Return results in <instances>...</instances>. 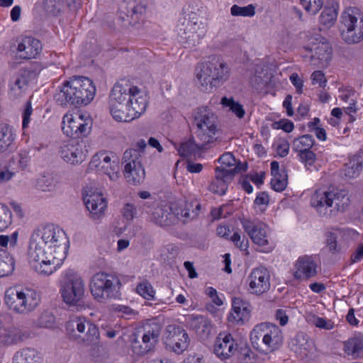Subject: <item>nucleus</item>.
Masks as SVG:
<instances>
[{
    "label": "nucleus",
    "mask_w": 363,
    "mask_h": 363,
    "mask_svg": "<svg viewBox=\"0 0 363 363\" xmlns=\"http://www.w3.org/2000/svg\"><path fill=\"white\" fill-rule=\"evenodd\" d=\"M68 248L69 240L63 230L52 224L40 225L30 235V263L36 272L49 276L62 264Z\"/></svg>",
    "instance_id": "1"
},
{
    "label": "nucleus",
    "mask_w": 363,
    "mask_h": 363,
    "mask_svg": "<svg viewBox=\"0 0 363 363\" xmlns=\"http://www.w3.org/2000/svg\"><path fill=\"white\" fill-rule=\"evenodd\" d=\"M129 80L116 82L109 95V107L113 118L119 122H130L143 115L147 107V96Z\"/></svg>",
    "instance_id": "2"
},
{
    "label": "nucleus",
    "mask_w": 363,
    "mask_h": 363,
    "mask_svg": "<svg viewBox=\"0 0 363 363\" xmlns=\"http://www.w3.org/2000/svg\"><path fill=\"white\" fill-rule=\"evenodd\" d=\"M96 86L91 79L83 76H74L65 81L54 99L60 106H86L93 101Z\"/></svg>",
    "instance_id": "3"
},
{
    "label": "nucleus",
    "mask_w": 363,
    "mask_h": 363,
    "mask_svg": "<svg viewBox=\"0 0 363 363\" xmlns=\"http://www.w3.org/2000/svg\"><path fill=\"white\" fill-rule=\"evenodd\" d=\"M230 74L228 65L221 57L216 55L209 57L195 68L197 84L204 92H213L229 79Z\"/></svg>",
    "instance_id": "4"
},
{
    "label": "nucleus",
    "mask_w": 363,
    "mask_h": 363,
    "mask_svg": "<svg viewBox=\"0 0 363 363\" xmlns=\"http://www.w3.org/2000/svg\"><path fill=\"white\" fill-rule=\"evenodd\" d=\"M162 324L157 318L147 320L133 334L132 350L138 356H144L155 350L159 343Z\"/></svg>",
    "instance_id": "5"
},
{
    "label": "nucleus",
    "mask_w": 363,
    "mask_h": 363,
    "mask_svg": "<svg viewBox=\"0 0 363 363\" xmlns=\"http://www.w3.org/2000/svg\"><path fill=\"white\" fill-rule=\"evenodd\" d=\"M4 300L6 306L13 312L27 315L38 306L40 295L31 288L11 287L6 291Z\"/></svg>",
    "instance_id": "6"
},
{
    "label": "nucleus",
    "mask_w": 363,
    "mask_h": 363,
    "mask_svg": "<svg viewBox=\"0 0 363 363\" xmlns=\"http://www.w3.org/2000/svg\"><path fill=\"white\" fill-rule=\"evenodd\" d=\"M342 29L341 36L348 44H358L363 41V9L357 6H347L340 15Z\"/></svg>",
    "instance_id": "7"
},
{
    "label": "nucleus",
    "mask_w": 363,
    "mask_h": 363,
    "mask_svg": "<svg viewBox=\"0 0 363 363\" xmlns=\"http://www.w3.org/2000/svg\"><path fill=\"white\" fill-rule=\"evenodd\" d=\"M311 205L320 213L323 209L333 207L339 211H344L350 205L348 192L338 189H320L315 191L311 197Z\"/></svg>",
    "instance_id": "8"
},
{
    "label": "nucleus",
    "mask_w": 363,
    "mask_h": 363,
    "mask_svg": "<svg viewBox=\"0 0 363 363\" xmlns=\"http://www.w3.org/2000/svg\"><path fill=\"white\" fill-rule=\"evenodd\" d=\"M193 116L196 139L210 144L214 143L218 131L216 115L207 106H202L194 110Z\"/></svg>",
    "instance_id": "9"
},
{
    "label": "nucleus",
    "mask_w": 363,
    "mask_h": 363,
    "mask_svg": "<svg viewBox=\"0 0 363 363\" xmlns=\"http://www.w3.org/2000/svg\"><path fill=\"white\" fill-rule=\"evenodd\" d=\"M121 284L120 279L116 275L100 272L92 277L90 291L96 300L106 303L116 296Z\"/></svg>",
    "instance_id": "10"
},
{
    "label": "nucleus",
    "mask_w": 363,
    "mask_h": 363,
    "mask_svg": "<svg viewBox=\"0 0 363 363\" xmlns=\"http://www.w3.org/2000/svg\"><path fill=\"white\" fill-rule=\"evenodd\" d=\"M67 329L71 339L86 346L96 345L99 342L97 326L89 318L76 317L69 322Z\"/></svg>",
    "instance_id": "11"
},
{
    "label": "nucleus",
    "mask_w": 363,
    "mask_h": 363,
    "mask_svg": "<svg viewBox=\"0 0 363 363\" xmlns=\"http://www.w3.org/2000/svg\"><path fill=\"white\" fill-rule=\"evenodd\" d=\"M60 292L67 304L79 306L84 296V281L78 274L67 271L61 281Z\"/></svg>",
    "instance_id": "12"
},
{
    "label": "nucleus",
    "mask_w": 363,
    "mask_h": 363,
    "mask_svg": "<svg viewBox=\"0 0 363 363\" xmlns=\"http://www.w3.org/2000/svg\"><path fill=\"white\" fill-rule=\"evenodd\" d=\"M40 65L37 62L30 63L18 74L14 75L9 82L10 94L14 97L21 96L28 89V84L35 79L41 71Z\"/></svg>",
    "instance_id": "13"
},
{
    "label": "nucleus",
    "mask_w": 363,
    "mask_h": 363,
    "mask_svg": "<svg viewBox=\"0 0 363 363\" xmlns=\"http://www.w3.org/2000/svg\"><path fill=\"white\" fill-rule=\"evenodd\" d=\"M240 222L244 230L252 242L264 247V252H271L274 248V242L269 238V229L267 225L259 220H251L247 218L241 219Z\"/></svg>",
    "instance_id": "14"
},
{
    "label": "nucleus",
    "mask_w": 363,
    "mask_h": 363,
    "mask_svg": "<svg viewBox=\"0 0 363 363\" xmlns=\"http://www.w3.org/2000/svg\"><path fill=\"white\" fill-rule=\"evenodd\" d=\"M92 128V120L82 114L65 115L62 121V130L67 136L72 138L86 137Z\"/></svg>",
    "instance_id": "15"
},
{
    "label": "nucleus",
    "mask_w": 363,
    "mask_h": 363,
    "mask_svg": "<svg viewBox=\"0 0 363 363\" xmlns=\"http://www.w3.org/2000/svg\"><path fill=\"white\" fill-rule=\"evenodd\" d=\"M140 153L136 149L126 150L123 153V162L125 163L124 175L129 184H140L145 179V170L139 160Z\"/></svg>",
    "instance_id": "16"
},
{
    "label": "nucleus",
    "mask_w": 363,
    "mask_h": 363,
    "mask_svg": "<svg viewBox=\"0 0 363 363\" xmlns=\"http://www.w3.org/2000/svg\"><path fill=\"white\" fill-rule=\"evenodd\" d=\"M164 344L169 350L181 354L189 347V335L182 328L168 325Z\"/></svg>",
    "instance_id": "17"
},
{
    "label": "nucleus",
    "mask_w": 363,
    "mask_h": 363,
    "mask_svg": "<svg viewBox=\"0 0 363 363\" xmlns=\"http://www.w3.org/2000/svg\"><path fill=\"white\" fill-rule=\"evenodd\" d=\"M84 202L91 219L98 220L104 216L107 201L101 193L92 190L86 191Z\"/></svg>",
    "instance_id": "18"
},
{
    "label": "nucleus",
    "mask_w": 363,
    "mask_h": 363,
    "mask_svg": "<svg viewBox=\"0 0 363 363\" xmlns=\"http://www.w3.org/2000/svg\"><path fill=\"white\" fill-rule=\"evenodd\" d=\"M270 275L268 270L264 267L252 269L247 277L249 291L251 294L261 295L270 289Z\"/></svg>",
    "instance_id": "19"
},
{
    "label": "nucleus",
    "mask_w": 363,
    "mask_h": 363,
    "mask_svg": "<svg viewBox=\"0 0 363 363\" xmlns=\"http://www.w3.org/2000/svg\"><path fill=\"white\" fill-rule=\"evenodd\" d=\"M238 350V344L230 333H220L215 342L214 353L220 359H228Z\"/></svg>",
    "instance_id": "20"
},
{
    "label": "nucleus",
    "mask_w": 363,
    "mask_h": 363,
    "mask_svg": "<svg viewBox=\"0 0 363 363\" xmlns=\"http://www.w3.org/2000/svg\"><path fill=\"white\" fill-rule=\"evenodd\" d=\"M235 174V169L217 167L215 169L214 179L208 186L209 191L213 194L224 195L228 189V184L233 179Z\"/></svg>",
    "instance_id": "21"
},
{
    "label": "nucleus",
    "mask_w": 363,
    "mask_h": 363,
    "mask_svg": "<svg viewBox=\"0 0 363 363\" xmlns=\"http://www.w3.org/2000/svg\"><path fill=\"white\" fill-rule=\"evenodd\" d=\"M59 154L65 162L72 164L82 162L85 157L82 145L75 141L64 143L60 147Z\"/></svg>",
    "instance_id": "22"
},
{
    "label": "nucleus",
    "mask_w": 363,
    "mask_h": 363,
    "mask_svg": "<svg viewBox=\"0 0 363 363\" xmlns=\"http://www.w3.org/2000/svg\"><path fill=\"white\" fill-rule=\"evenodd\" d=\"M251 310L248 303L240 298H233L232 300V312L229 320H234L238 325H242L250 318Z\"/></svg>",
    "instance_id": "23"
},
{
    "label": "nucleus",
    "mask_w": 363,
    "mask_h": 363,
    "mask_svg": "<svg viewBox=\"0 0 363 363\" xmlns=\"http://www.w3.org/2000/svg\"><path fill=\"white\" fill-rule=\"evenodd\" d=\"M296 271L294 277L297 279H308L314 277L317 274V264L311 256H303L297 260Z\"/></svg>",
    "instance_id": "24"
},
{
    "label": "nucleus",
    "mask_w": 363,
    "mask_h": 363,
    "mask_svg": "<svg viewBox=\"0 0 363 363\" xmlns=\"http://www.w3.org/2000/svg\"><path fill=\"white\" fill-rule=\"evenodd\" d=\"M268 334L265 342L264 352H274L278 350L283 344V334L281 330L275 324L268 323Z\"/></svg>",
    "instance_id": "25"
},
{
    "label": "nucleus",
    "mask_w": 363,
    "mask_h": 363,
    "mask_svg": "<svg viewBox=\"0 0 363 363\" xmlns=\"http://www.w3.org/2000/svg\"><path fill=\"white\" fill-rule=\"evenodd\" d=\"M271 174L272 178L271 179V185L272 189L281 192L284 191L288 183V175L284 169H279V164L277 161L271 162Z\"/></svg>",
    "instance_id": "26"
},
{
    "label": "nucleus",
    "mask_w": 363,
    "mask_h": 363,
    "mask_svg": "<svg viewBox=\"0 0 363 363\" xmlns=\"http://www.w3.org/2000/svg\"><path fill=\"white\" fill-rule=\"evenodd\" d=\"M177 28L180 31H183L184 34L186 35V38L193 37L194 34L200 35L204 30L203 24L199 21V19L195 16L189 18H181Z\"/></svg>",
    "instance_id": "27"
},
{
    "label": "nucleus",
    "mask_w": 363,
    "mask_h": 363,
    "mask_svg": "<svg viewBox=\"0 0 363 363\" xmlns=\"http://www.w3.org/2000/svg\"><path fill=\"white\" fill-rule=\"evenodd\" d=\"M210 143H204L200 140L196 141L193 138L181 143L177 148L179 154L182 157L195 156L200 152L207 150Z\"/></svg>",
    "instance_id": "28"
},
{
    "label": "nucleus",
    "mask_w": 363,
    "mask_h": 363,
    "mask_svg": "<svg viewBox=\"0 0 363 363\" xmlns=\"http://www.w3.org/2000/svg\"><path fill=\"white\" fill-rule=\"evenodd\" d=\"M267 322L256 325L250 332V342L252 347L259 351L264 352L267 334H268Z\"/></svg>",
    "instance_id": "29"
},
{
    "label": "nucleus",
    "mask_w": 363,
    "mask_h": 363,
    "mask_svg": "<svg viewBox=\"0 0 363 363\" xmlns=\"http://www.w3.org/2000/svg\"><path fill=\"white\" fill-rule=\"evenodd\" d=\"M342 350L347 356L352 359L361 358L363 357V337L354 336L343 342Z\"/></svg>",
    "instance_id": "30"
},
{
    "label": "nucleus",
    "mask_w": 363,
    "mask_h": 363,
    "mask_svg": "<svg viewBox=\"0 0 363 363\" xmlns=\"http://www.w3.org/2000/svg\"><path fill=\"white\" fill-rule=\"evenodd\" d=\"M152 220L160 226L174 224V216L170 213L167 205L157 206L152 212Z\"/></svg>",
    "instance_id": "31"
},
{
    "label": "nucleus",
    "mask_w": 363,
    "mask_h": 363,
    "mask_svg": "<svg viewBox=\"0 0 363 363\" xmlns=\"http://www.w3.org/2000/svg\"><path fill=\"white\" fill-rule=\"evenodd\" d=\"M189 325L191 328L201 337L208 336L211 333V323L203 315H192L189 320Z\"/></svg>",
    "instance_id": "32"
},
{
    "label": "nucleus",
    "mask_w": 363,
    "mask_h": 363,
    "mask_svg": "<svg viewBox=\"0 0 363 363\" xmlns=\"http://www.w3.org/2000/svg\"><path fill=\"white\" fill-rule=\"evenodd\" d=\"M338 9L335 6H325L319 16V23L321 29H329L333 27L336 21Z\"/></svg>",
    "instance_id": "33"
},
{
    "label": "nucleus",
    "mask_w": 363,
    "mask_h": 363,
    "mask_svg": "<svg viewBox=\"0 0 363 363\" xmlns=\"http://www.w3.org/2000/svg\"><path fill=\"white\" fill-rule=\"evenodd\" d=\"M363 159L361 155H355L345 164V175L349 179L357 178L362 169Z\"/></svg>",
    "instance_id": "34"
},
{
    "label": "nucleus",
    "mask_w": 363,
    "mask_h": 363,
    "mask_svg": "<svg viewBox=\"0 0 363 363\" xmlns=\"http://www.w3.org/2000/svg\"><path fill=\"white\" fill-rule=\"evenodd\" d=\"M14 140L12 129L6 125L0 124V152L11 150Z\"/></svg>",
    "instance_id": "35"
},
{
    "label": "nucleus",
    "mask_w": 363,
    "mask_h": 363,
    "mask_svg": "<svg viewBox=\"0 0 363 363\" xmlns=\"http://www.w3.org/2000/svg\"><path fill=\"white\" fill-rule=\"evenodd\" d=\"M39 353L32 348H25L17 352L13 357V363H40Z\"/></svg>",
    "instance_id": "36"
},
{
    "label": "nucleus",
    "mask_w": 363,
    "mask_h": 363,
    "mask_svg": "<svg viewBox=\"0 0 363 363\" xmlns=\"http://www.w3.org/2000/svg\"><path fill=\"white\" fill-rule=\"evenodd\" d=\"M315 143L314 138L311 135H303L295 138L291 144L292 150L298 154L312 149Z\"/></svg>",
    "instance_id": "37"
},
{
    "label": "nucleus",
    "mask_w": 363,
    "mask_h": 363,
    "mask_svg": "<svg viewBox=\"0 0 363 363\" xmlns=\"http://www.w3.org/2000/svg\"><path fill=\"white\" fill-rule=\"evenodd\" d=\"M95 167L108 175L111 181H116L119 177V161L118 158L114 156H113L112 162L100 164L99 167Z\"/></svg>",
    "instance_id": "38"
},
{
    "label": "nucleus",
    "mask_w": 363,
    "mask_h": 363,
    "mask_svg": "<svg viewBox=\"0 0 363 363\" xmlns=\"http://www.w3.org/2000/svg\"><path fill=\"white\" fill-rule=\"evenodd\" d=\"M15 269V260L13 257L0 249V277L11 274Z\"/></svg>",
    "instance_id": "39"
},
{
    "label": "nucleus",
    "mask_w": 363,
    "mask_h": 363,
    "mask_svg": "<svg viewBox=\"0 0 363 363\" xmlns=\"http://www.w3.org/2000/svg\"><path fill=\"white\" fill-rule=\"evenodd\" d=\"M306 50L313 52L310 47H306ZM332 47H315L314 52H312L311 58L312 60H318L320 63L328 64L332 57Z\"/></svg>",
    "instance_id": "40"
},
{
    "label": "nucleus",
    "mask_w": 363,
    "mask_h": 363,
    "mask_svg": "<svg viewBox=\"0 0 363 363\" xmlns=\"http://www.w3.org/2000/svg\"><path fill=\"white\" fill-rule=\"evenodd\" d=\"M16 57L21 60H30L36 57L42 50V47H14Z\"/></svg>",
    "instance_id": "41"
},
{
    "label": "nucleus",
    "mask_w": 363,
    "mask_h": 363,
    "mask_svg": "<svg viewBox=\"0 0 363 363\" xmlns=\"http://www.w3.org/2000/svg\"><path fill=\"white\" fill-rule=\"evenodd\" d=\"M220 104L224 107L229 108V110L231 111L238 118H242L245 116V111L243 108L242 105L239 102L235 101L233 98L223 96L221 99Z\"/></svg>",
    "instance_id": "42"
},
{
    "label": "nucleus",
    "mask_w": 363,
    "mask_h": 363,
    "mask_svg": "<svg viewBox=\"0 0 363 363\" xmlns=\"http://www.w3.org/2000/svg\"><path fill=\"white\" fill-rule=\"evenodd\" d=\"M293 345L299 350L308 351L311 350L313 342L309 340L308 336L303 332L298 333L291 340Z\"/></svg>",
    "instance_id": "43"
},
{
    "label": "nucleus",
    "mask_w": 363,
    "mask_h": 363,
    "mask_svg": "<svg viewBox=\"0 0 363 363\" xmlns=\"http://www.w3.org/2000/svg\"><path fill=\"white\" fill-rule=\"evenodd\" d=\"M303 9L310 15H316L323 8L324 0H300Z\"/></svg>",
    "instance_id": "44"
},
{
    "label": "nucleus",
    "mask_w": 363,
    "mask_h": 363,
    "mask_svg": "<svg viewBox=\"0 0 363 363\" xmlns=\"http://www.w3.org/2000/svg\"><path fill=\"white\" fill-rule=\"evenodd\" d=\"M201 210V204L197 201L185 202L184 204V222L196 218Z\"/></svg>",
    "instance_id": "45"
},
{
    "label": "nucleus",
    "mask_w": 363,
    "mask_h": 363,
    "mask_svg": "<svg viewBox=\"0 0 363 363\" xmlns=\"http://www.w3.org/2000/svg\"><path fill=\"white\" fill-rule=\"evenodd\" d=\"M12 223V214L9 208L0 203V231L6 229Z\"/></svg>",
    "instance_id": "46"
},
{
    "label": "nucleus",
    "mask_w": 363,
    "mask_h": 363,
    "mask_svg": "<svg viewBox=\"0 0 363 363\" xmlns=\"http://www.w3.org/2000/svg\"><path fill=\"white\" fill-rule=\"evenodd\" d=\"M230 13L234 16L252 17L255 14V7L252 4H249L246 6L233 5L230 8Z\"/></svg>",
    "instance_id": "47"
},
{
    "label": "nucleus",
    "mask_w": 363,
    "mask_h": 363,
    "mask_svg": "<svg viewBox=\"0 0 363 363\" xmlns=\"http://www.w3.org/2000/svg\"><path fill=\"white\" fill-rule=\"evenodd\" d=\"M137 293L147 300L154 298L155 290L148 281L140 283L136 288Z\"/></svg>",
    "instance_id": "48"
},
{
    "label": "nucleus",
    "mask_w": 363,
    "mask_h": 363,
    "mask_svg": "<svg viewBox=\"0 0 363 363\" xmlns=\"http://www.w3.org/2000/svg\"><path fill=\"white\" fill-rule=\"evenodd\" d=\"M184 204L185 202L183 201L172 202L170 203L169 208L170 213L174 216V223L178 220H183L184 221Z\"/></svg>",
    "instance_id": "49"
},
{
    "label": "nucleus",
    "mask_w": 363,
    "mask_h": 363,
    "mask_svg": "<svg viewBox=\"0 0 363 363\" xmlns=\"http://www.w3.org/2000/svg\"><path fill=\"white\" fill-rule=\"evenodd\" d=\"M298 157L299 161L303 163L306 168L313 165L316 160V155L314 153V150L312 149L298 153Z\"/></svg>",
    "instance_id": "50"
},
{
    "label": "nucleus",
    "mask_w": 363,
    "mask_h": 363,
    "mask_svg": "<svg viewBox=\"0 0 363 363\" xmlns=\"http://www.w3.org/2000/svg\"><path fill=\"white\" fill-rule=\"evenodd\" d=\"M18 233L13 232L11 235H0V245L2 247H9L11 250H14L17 245Z\"/></svg>",
    "instance_id": "51"
},
{
    "label": "nucleus",
    "mask_w": 363,
    "mask_h": 363,
    "mask_svg": "<svg viewBox=\"0 0 363 363\" xmlns=\"http://www.w3.org/2000/svg\"><path fill=\"white\" fill-rule=\"evenodd\" d=\"M55 322L54 315L48 311L43 313L36 321L38 328H50Z\"/></svg>",
    "instance_id": "52"
},
{
    "label": "nucleus",
    "mask_w": 363,
    "mask_h": 363,
    "mask_svg": "<svg viewBox=\"0 0 363 363\" xmlns=\"http://www.w3.org/2000/svg\"><path fill=\"white\" fill-rule=\"evenodd\" d=\"M55 186L52 177L43 176L38 180V188L43 191H50L54 189Z\"/></svg>",
    "instance_id": "53"
},
{
    "label": "nucleus",
    "mask_w": 363,
    "mask_h": 363,
    "mask_svg": "<svg viewBox=\"0 0 363 363\" xmlns=\"http://www.w3.org/2000/svg\"><path fill=\"white\" fill-rule=\"evenodd\" d=\"M137 213L138 211L136 206L134 204L130 203H126L121 210L123 217L127 221L133 220L134 218L136 217Z\"/></svg>",
    "instance_id": "54"
},
{
    "label": "nucleus",
    "mask_w": 363,
    "mask_h": 363,
    "mask_svg": "<svg viewBox=\"0 0 363 363\" xmlns=\"http://www.w3.org/2000/svg\"><path fill=\"white\" fill-rule=\"evenodd\" d=\"M113 162V156L110 157L106 152H99L96 154L90 162L91 167H99L100 164L109 163Z\"/></svg>",
    "instance_id": "55"
},
{
    "label": "nucleus",
    "mask_w": 363,
    "mask_h": 363,
    "mask_svg": "<svg viewBox=\"0 0 363 363\" xmlns=\"http://www.w3.org/2000/svg\"><path fill=\"white\" fill-rule=\"evenodd\" d=\"M313 323L319 328L325 330H332L334 328L335 324L330 320H327L324 318L313 316Z\"/></svg>",
    "instance_id": "56"
},
{
    "label": "nucleus",
    "mask_w": 363,
    "mask_h": 363,
    "mask_svg": "<svg viewBox=\"0 0 363 363\" xmlns=\"http://www.w3.org/2000/svg\"><path fill=\"white\" fill-rule=\"evenodd\" d=\"M353 94L352 91L350 90H347L346 93H343L339 96V97L344 101L347 102L350 101L349 106L345 108V112L348 114H350L352 112H355V104L356 101L353 99H350L351 95Z\"/></svg>",
    "instance_id": "57"
},
{
    "label": "nucleus",
    "mask_w": 363,
    "mask_h": 363,
    "mask_svg": "<svg viewBox=\"0 0 363 363\" xmlns=\"http://www.w3.org/2000/svg\"><path fill=\"white\" fill-rule=\"evenodd\" d=\"M311 80L313 84L318 83L320 87L321 88L325 87L327 84V79L325 77L324 73L320 70L315 71L312 73Z\"/></svg>",
    "instance_id": "58"
},
{
    "label": "nucleus",
    "mask_w": 363,
    "mask_h": 363,
    "mask_svg": "<svg viewBox=\"0 0 363 363\" xmlns=\"http://www.w3.org/2000/svg\"><path fill=\"white\" fill-rule=\"evenodd\" d=\"M326 244L329 250L335 253L338 252L337 245V235L335 233L332 232H328L326 234Z\"/></svg>",
    "instance_id": "59"
},
{
    "label": "nucleus",
    "mask_w": 363,
    "mask_h": 363,
    "mask_svg": "<svg viewBox=\"0 0 363 363\" xmlns=\"http://www.w3.org/2000/svg\"><path fill=\"white\" fill-rule=\"evenodd\" d=\"M116 311L120 313V315L125 319H130L135 316L136 313L128 306L119 305L116 308Z\"/></svg>",
    "instance_id": "60"
},
{
    "label": "nucleus",
    "mask_w": 363,
    "mask_h": 363,
    "mask_svg": "<svg viewBox=\"0 0 363 363\" xmlns=\"http://www.w3.org/2000/svg\"><path fill=\"white\" fill-rule=\"evenodd\" d=\"M274 128L282 129L286 133H291L294 128V123L289 120H281L273 124Z\"/></svg>",
    "instance_id": "61"
},
{
    "label": "nucleus",
    "mask_w": 363,
    "mask_h": 363,
    "mask_svg": "<svg viewBox=\"0 0 363 363\" xmlns=\"http://www.w3.org/2000/svg\"><path fill=\"white\" fill-rule=\"evenodd\" d=\"M33 112V108L31 106L30 101H28L26 104L25 109L23 113V123L22 127L23 129L26 128L28 126V124L30 121V116Z\"/></svg>",
    "instance_id": "62"
},
{
    "label": "nucleus",
    "mask_w": 363,
    "mask_h": 363,
    "mask_svg": "<svg viewBox=\"0 0 363 363\" xmlns=\"http://www.w3.org/2000/svg\"><path fill=\"white\" fill-rule=\"evenodd\" d=\"M99 52V47H84L80 57L83 60L91 59Z\"/></svg>",
    "instance_id": "63"
},
{
    "label": "nucleus",
    "mask_w": 363,
    "mask_h": 363,
    "mask_svg": "<svg viewBox=\"0 0 363 363\" xmlns=\"http://www.w3.org/2000/svg\"><path fill=\"white\" fill-rule=\"evenodd\" d=\"M219 162L226 167L234 166L236 163L235 158L231 152H225L218 159Z\"/></svg>",
    "instance_id": "64"
}]
</instances>
